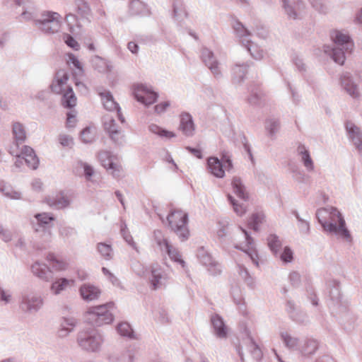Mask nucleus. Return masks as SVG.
Masks as SVG:
<instances>
[{
	"label": "nucleus",
	"mask_w": 362,
	"mask_h": 362,
	"mask_svg": "<svg viewBox=\"0 0 362 362\" xmlns=\"http://www.w3.org/2000/svg\"><path fill=\"white\" fill-rule=\"evenodd\" d=\"M0 191L8 198L11 199H20L21 194L15 191L11 186L5 183H0Z\"/></svg>",
	"instance_id": "obj_47"
},
{
	"label": "nucleus",
	"mask_w": 362,
	"mask_h": 362,
	"mask_svg": "<svg viewBox=\"0 0 362 362\" xmlns=\"http://www.w3.org/2000/svg\"><path fill=\"white\" fill-rule=\"evenodd\" d=\"M134 95L137 101L146 106L154 103L158 97L157 93L143 84H138L134 86Z\"/></svg>",
	"instance_id": "obj_11"
},
{
	"label": "nucleus",
	"mask_w": 362,
	"mask_h": 362,
	"mask_svg": "<svg viewBox=\"0 0 362 362\" xmlns=\"http://www.w3.org/2000/svg\"><path fill=\"white\" fill-rule=\"evenodd\" d=\"M31 271L35 276L45 281H48L52 277V272L49 267L38 261L31 266Z\"/></svg>",
	"instance_id": "obj_27"
},
{
	"label": "nucleus",
	"mask_w": 362,
	"mask_h": 362,
	"mask_svg": "<svg viewBox=\"0 0 362 362\" xmlns=\"http://www.w3.org/2000/svg\"><path fill=\"white\" fill-rule=\"evenodd\" d=\"M98 95L100 96L103 105L107 110L114 111L119 108V104L115 101L112 94L110 93V91H99Z\"/></svg>",
	"instance_id": "obj_32"
},
{
	"label": "nucleus",
	"mask_w": 362,
	"mask_h": 362,
	"mask_svg": "<svg viewBox=\"0 0 362 362\" xmlns=\"http://www.w3.org/2000/svg\"><path fill=\"white\" fill-rule=\"evenodd\" d=\"M281 339L285 346L291 351L299 350V339L292 337L286 332H282L280 334Z\"/></svg>",
	"instance_id": "obj_41"
},
{
	"label": "nucleus",
	"mask_w": 362,
	"mask_h": 362,
	"mask_svg": "<svg viewBox=\"0 0 362 362\" xmlns=\"http://www.w3.org/2000/svg\"><path fill=\"white\" fill-rule=\"evenodd\" d=\"M148 130L160 137L173 138L175 136V134L170 131H168L155 124H151L148 126Z\"/></svg>",
	"instance_id": "obj_49"
},
{
	"label": "nucleus",
	"mask_w": 362,
	"mask_h": 362,
	"mask_svg": "<svg viewBox=\"0 0 362 362\" xmlns=\"http://www.w3.org/2000/svg\"><path fill=\"white\" fill-rule=\"evenodd\" d=\"M262 219L263 216L262 214L258 213L252 214L249 223L250 228L255 231H257L259 228V224L262 223Z\"/></svg>",
	"instance_id": "obj_63"
},
{
	"label": "nucleus",
	"mask_w": 362,
	"mask_h": 362,
	"mask_svg": "<svg viewBox=\"0 0 362 362\" xmlns=\"http://www.w3.org/2000/svg\"><path fill=\"white\" fill-rule=\"evenodd\" d=\"M121 235H122L124 240L131 245L134 250H137V247L136 243L133 240L132 236L129 234L127 226L123 224L121 226L120 229Z\"/></svg>",
	"instance_id": "obj_60"
},
{
	"label": "nucleus",
	"mask_w": 362,
	"mask_h": 362,
	"mask_svg": "<svg viewBox=\"0 0 362 362\" xmlns=\"http://www.w3.org/2000/svg\"><path fill=\"white\" fill-rule=\"evenodd\" d=\"M248 340L249 343L247 345V349H249L252 358L255 360L259 361L263 356L261 349L252 337H249Z\"/></svg>",
	"instance_id": "obj_45"
},
{
	"label": "nucleus",
	"mask_w": 362,
	"mask_h": 362,
	"mask_svg": "<svg viewBox=\"0 0 362 362\" xmlns=\"http://www.w3.org/2000/svg\"><path fill=\"white\" fill-rule=\"evenodd\" d=\"M105 339L96 329H83L78 332L76 342L78 346L88 353H99L102 350Z\"/></svg>",
	"instance_id": "obj_2"
},
{
	"label": "nucleus",
	"mask_w": 362,
	"mask_h": 362,
	"mask_svg": "<svg viewBox=\"0 0 362 362\" xmlns=\"http://www.w3.org/2000/svg\"><path fill=\"white\" fill-rule=\"evenodd\" d=\"M231 185L234 194L243 201L248 200V193L240 177L236 176L233 177L231 181Z\"/></svg>",
	"instance_id": "obj_28"
},
{
	"label": "nucleus",
	"mask_w": 362,
	"mask_h": 362,
	"mask_svg": "<svg viewBox=\"0 0 362 362\" xmlns=\"http://www.w3.org/2000/svg\"><path fill=\"white\" fill-rule=\"evenodd\" d=\"M13 140L17 144H23L26 139V132L23 124L16 122L12 125Z\"/></svg>",
	"instance_id": "obj_37"
},
{
	"label": "nucleus",
	"mask_w": 362,
	"mask_h": 362,
	"mask_svg": "<svg viewBox=\"0 0 362 362\" xmlns=\"http://www.w3.org/2000/svg\"><path fill=\"white\" fill-rule=\"evenodd\" d=\"M168 225L182 241L188 239L189 231L187 228L188 214L182 210L171 211L167 216Z\"/></svg>",
	"instance_id": "obj_6"
},
{
	"label": "nucleus",
	"mask_w": 362,
	"mask_h": 362,
	"mask_svg": "<svg viewBox=\"0 0 362 362\" xmlns=\"http://www.w3.org/2000/svg\"><path fill=\"white\" fill-rule=\"evenodd\" d=\"M278 257L284 263H289L292 262L293 259V253L289 247L286 246L283 251L279 252Z\"/></svg>",
	"instance_id": "obj_59"
},
{
	"label": "nucleus",
	"mask_w": 362,
	"mask_h": 362,
	"mask_svg": "<svg viewBox=\"0 0 362 362\" xmlns=\"http://www.w3.org/2000/svg\"><path fill=\"white\" fill-rule=\"evenodd\" d=\"M76 325V320L73 317H64L61 322V327L58 330V336L61 338L66 337L74 330Z\"/></svg>",
	"instance_id": "obj_36"
},
{
	"label": "nucleus",
	"mask_w": 362,
	"mask_h": 362,
	"mask_svg": "<svg viewBox=\"0 0 362 362\" xmlns=\"http://www.w3.org/2000/svg\"><path fill=\"white\" fill-rule=\"evenodd\" d=\"M152 289L156 290L166 283L168 276L158 264H153L151 267Z\"/></svg>",
	"instance_id": "obj_15"
},
{
	"label": "nucleus",
	"mask_w": 362,
	"mask_h": 362,
	"mask_svg": "<svg viewBox=\"0 0 362 362\" xmlns=\"http://www.w3.org/2000/svg\"><path fill=\"white\" fill-rule=\"evenodd\" d=\"M317 216H319V211L317 212ZM329 216L330 221H322L317 216L323 229L328 233L341 237L346 240H351V234L346 227V223L341 214L337 209L333 208L330 211Z\"/></svg>",
	"instance_id": "obj_3"
},
{
	"label": "nucleus",
	"mask_w": 362,
	"mask_h": 362,
	"mask_svg": "<svg viewBox=\"0 0 362 362\" xmlns=\"http://www.w3.org/2000/svg\"><path fill=\"white\" fill-rule=\"evenodd\" d=\"M79 293L83 300L89 302L97 300L101 291L99 288L92 284H83L79 288Z\"/></svg>",
	"instance_id": "obj_21"
},
{
	"label": "nucleus",
	"mask_w": 362,
	"mask_h": 362,
	"mask_svg": "<svg viewBox=\"0 0 362 362\" xmlns=\"http://www.w3.org/2000/svg\"><path fill=\"white\" fill-rule=\"evenodd\" d=\"M117 332L122 337H126L129 339H134V331L127 322H121L117 327Z\"/></svg>",
	"instance_id": "obj_51"
},
{
	"label": "nucleus",
	"mask_w": 362,
	"mask_h": 362,
	"mask_svg": "<svg viewBox=\"0 0 362 362\" xmlns=\"http://www.w3.org/2000/svg\"><path fill=\"white\" fill-rule=\"evenodd\" d=\"M44 305V299L37 293H25L21 295L19 301L20 309L28 314L37 313Z\"/></svg>",
	"instance_id": "obj_8"
},
{
	"label": "nucleus",
	"mask_w": 362,
	"mask_h": 362,
	"mask_svg": "<svg viewBox=\"0 0 362 362\" xmlns=\"http://www.w3.org/2000/svg\"><path fill=\"white\" fill-rule=\"evenodd\" d=\"M98 159L105 168L112 170L111 173L115 178H119L121 177L122 168L120 165H118L112 161L110 152H100L98 153Z\"/></svg>",
	"instance_id": "obj_17"
},
{
	"label": "nucleus",
	"mask_w": 362,
	"mask_h": 362,
	"mask_svg": "<svg viewBox=\"0 0 362 362\" xmlns=\"http://www.w3.org/2000/svg\"><path fill=\"white\" fill-rule=\"evenodd\" d=\"M103 126L105 132L109 134L111 132H115L119 129L115 120L109 115H105L103 117Z\"/></svg>",
	"instance_id": "obj_53"
},
{
	"label": "nucleus",
	"mask_w": 362,
	"mask_h": 362,
	"mask_svg": "<svg viewBox=\"0 0 362 362\" xmlns=\"http://www.w3.org/2000/svg\"><path fill=\"white\" fill-rule=\"evenodd\" d=\"M21 154L23 156V158L27 165L35 170L39 165V159L35 154V151L28 146H23L21 149Z\"/></svg>",
	"instance_id": "obj_23"
},
{
	"label": "nucleus",
	"mask_w": 362,
	"mask_h": 362,
	"mask_svg": "<svg viewBox=\"0 0 362 362\" xmlns=\"http://www.w3.org/2000/svg\"><path fill=\"white\" fill-rule=\"evenodd\" d=\"M344 127L349 140L358 152L362 153V132L361 129L351 121H346Z\"/></svg>",
	"instance_id": "obj_13"
},
{
	"label": "nucleus",
	"mask_w": 362,
	"mask_h": 362,
	"mask_svg": "<svg viewBox=\"0 0 362 362\" xmlns=\"http://www.w3.org/2000/svg\"><path fill=\"white\" fill-rule=\"evenodd\" d=\"M210 321L216 337L220 339H226L228 336V328L223 317L215 313L211 315Z\"/></svg>",
	"instance_id": "obj_18"
},
{
	"label": "nucleus",
	"mask_w": 362,
	"mask_h": 362,
	"mask_svg": "<svg viewBox=\"0 0 362 362\" xmlns=\"http://www.w3.org/2000/svg\"><path fill=\"white\" fill-rule=\"evenodd\" d=\"M180 129L186 136L190 137L194 134L195 125L192 116L187 112H183L180 115Z\"/></svg>",
	"instance_id": "obj_20"
},
{
	"label": "nucleus",
	"mask_w": 362,
	"mask_h": 362,
	"mask_svg": "<svg viewBox=\"0 0 362 362\" xmlns=\"http://www.w3.org/2000/svg\"><path fill=\"white\" fill-rule=\"evenodd\" d=\"M227 198L230 204L233 206V211L238 216H241L245 213V208L242 204H239L238 201H236L232 195L228 194Z\"/></svg>",
	"instance_id": "obj_57"
},
{
	"label": "nucleus",
	"mask_w": 362,
	"mask_h": 362,
	"mask_svg": "<svg viewBox=\"0 0 362 362\" xmlns=\"http://www.w3.org/2000/svg\"><path fill=\"white\" fill-rule=\"evenodd\" d=\"M206 268L209 274L214 276H218L222 272V267L221 264L216 260H214L211 264L207 265Z\"/></svg>",
	"instance_id": "obj_61"
},
{
	"label": "nucleus",
	"mask_w": 362,
	"mask_h": 362,
	"mask_svg": "<svg viewBox=\"0 0 362 362\" xmlns=\"http://www.w3.org/2000/svg\"><path fill=\"white\" fill-rule=\"evenodd\" d=\"M62 104L66 107L71 109L76 105V97L71 86H66V89L63 91Z\"/></svg>",
	"instance_id": "obj_34"
},
{
	"label": "nucleus",
	"mask_w": 362,
	"mask_h": 362,
	"mask_svg": "<svg viewBox=\"0 0 362 362\" xmlns=\"http://www.w3.org/2000/svg\"><path fill=\"white\" fill-rule=\"evenodd\" d=\"M108 136L112 142L117 146H122L124 143V135L120 129L111 132Z\"/></svg>",
	"instance_id": "obj_56"
},
{
	"label": "nucleus",
	"mask_w": 362,
	"mask_h": 362,
	"mask_svg": "<svg viewBox=\"0 0 362 362\" xmlns=\"http://www.w3.org/2000/svg\"><path fill=\"white\" fill-rule=\"evenodd\" d=\"M298 155L300 157V160L303 163L305 169L308 171H313L315 168L314 162L310 156L309 151L306 147L300 144L297 148Z\"/></svg>",
	"instance_id": "obj_26"
},
{
	"label": "nucleus",
	"mask_w": 362,
	"mask_h": 362,
	"mask_svg": "<svg viewBox=\"0 0 362 362\" xmlns=\"http://www.w3.org/2000/svg\"><path fill=\"white\" fill-rule=\"evenodd\" d=\"M75 9L81 18L90 22L89 17L91 16V9L88 4L84 0H75Z\"/></svg>",
	"instance_id": "obj_38"
},
{
	"label": "nucleus",
	"mask_w": 362,
	"mask_h": 362,
	"mask_svg": "<svg viewBox=\"0 0 362 362\" xmlns=\"http://www.w3.org/2000/svg\"><path fill=\"white\" fill-rule=\"evenodd\" d=\"M201 59L204 64L210 69L214 77L217 79L222 78V73L219 67V62L216 59L214 52L206 47L201 50Z\"/></svg>",
	"instance_id": "obj_12"
},
{
	"label": "nucleus",
	"mask_w": 362,
	"mask_h": 362,
	"mask_svg": "<svg viewBox=\"0 0 362 362\" xmlns=\"http://www.w3.org/2000/svg\"><path fill=\"white\" fill-rule=\"evenodd\" d=\"M114 303L90 308L86 313V320L93 326L100 327L110 324L113 321V315L110 309L113 308Z\"/></svg>",
	"instance_id": "obj_5"
},
{
	"label": "nucleus",
	"mask_w": 362,
	"mask_h": 362,
	"mask_svg": "<svg viewBox=\"0 0 362 362\" xmlns=\"http://www.w3.org/2000/svg\"><path fill=\"white\" fill-rule=\"evenodd\" d=\"M80 137L83 143L88 144L93 141L94 139V135L91 129L87 127L81 131Z\"/></svg>",
	"instance_id": "obj_64"
},
{
	"label": "nucleus",
	"mask_w": 362,
	"mask_h": 362,
	"mask_svg": "<svg viewBox=\"0 0 362 362\" xmlns=\"http://www.w3.org/2000/svg\"><path fill=\"white\" fill-rule=\"evenodd\" d=\"M241 43L254 59H260L263 57V50L259 49L256 44L252 42L250 37L241 40Z\"/></svg>",
	"instance_id": "obj_35"
},
{
	"label": "nucleus",
	"mask_w": 362,
	"mask_h": 362,
	"mask_svg": "<svg viewBox=\"0 0 362 362\" xmlns=\"http://www.w3.org/2000/svg\"><path fill=\"white\" fill-rule=\"evenodd\" d=\"M207 165L210 172L215 177L222 178L225 175L223 163L216 157H211L208 159Z\"/></svg>",
	"instance_id": "obj_29"
},
{
	"label": "nucleus",
	"mask_w": 362,
	"mask_h": 362,
	"mask_svg": "<svg viewBox=\"0 0 362 362\" xmlns=\"http://www.w3.org/2000/svg\"><path fill=\"white\" fill-rule=\"evenodd\" d=\"M153 238L157 243V245L160 247V248L163 250L168 244V241L163 237V233L160 230H155L153 231Z\"/></svg>",
	"instance_id": "obj_58"
},
{
	"label": "nucleus",
	"mask_w": 362,
	"mask_h": 362,
	"mask_svg": "<svg viewBox=\"0 0 362 362\" xmlns=\"http://www.w3.org/2000/svg\"><path fill=\"white\" fill-rule=\"evenodd\" d=\"M333 40L332 46L325 45V53L330 55L332 59L337 64L342 65L345 61V54L351 52L354 47V42L349 35L339 30H334L331 34Z\"/></svg>",
	"instance_id": "obj_1"
},
{
	"label": "nucleus",
	"mask_w": 362,
	"mask_h": 362,
	"mask_svg": "<svg viewBox=\"0 0 362 362\" xmlns=\"http://www.w3.org/2000/svg\"><path fill=\"white\" fill-rule=\"evenodd\" d=\"M90 63L93 68L99 73H109L111 72L113 69L110 61L98 55H95L91 58Z\"/></svg>",
	"instance_id": "obj_22"
},
{
	"label": "nucleus",
	"mask_w": 362,
	"mask_h": 362,
	"mask_svg": "<svg viewBox=\"0 0 362 362\" xmlns=\"http://www.w3.org/2000/svg\"><path fill=\"white\" fill-rule=\"evenodd\" d=\"M69 284V280L66 278H61L54 281L50 287L51 291L55 295L59 294Z\"/></svg>",
	"instance_id": "obj_48"
},
{
	"label": "nucleus",
	"mask_w": 362,
	"mask_h": 362,
	"mask_svg": "<svg viewBox=\"0 0 362 362\" xmlns=\"http://www.w3.org/2000/svg\"><path fill=\"white\" fill-rule=\"evenodd\" d=\"M65 21L67 23L69 30L71 33L76 34L79 33L81 25L78 17L75 14L71 13L66 14L65 16Z\"/></svg>",
	"instance_id": "obj_43"
},
{
	"label": "nucleus",
	"mask_w": 362,
	"mask_h": 362,
	"mask_svg": "<svg viewBox=\"0 0 362 362\" xmlns=\"http://www.w3.org/2000/svg\"><path fill=\"white\" fill-rule=\"evenodd\" d=\"M97 251L105 260H111L113 258V251L111 245L105 243H99L97 244Z\"/></svg>",
	"instance_id": "obj_44"
},
{
	"label": "nucleus",
	"mask_w": 362,
	"mask_h": 362,
	"mask_svg": "<svg viewBox=\"0 0 362 362\" xmlns=\"http://www.w3.org/2000/svg\"><path fill=\"white\" fill-rule=\"evenodd\" d=\"M265 129L267 130L269 136L274 139L276 133L280 129L279 119L275 117H269L265 121Z\"/></svg>",
	"instance_id": "obj_42"
},
{
	"label": "nucleus",
	"mask_w": 362,
	"mask_h": 362,
	"mask_svg": "<svg viewBox=\"0 0 362 362\" xmlns=\"http://www.w3.org/2000/svg\"><path fill=\"white\" fill-rule=\"evenodd\" d=\"M45 203L54 209H63L70 204L69 199L60 192L45 198Z\"/></svg>",
	"instance_id": "obj_19"
},
{
	"label": "nucleus",
	"mask_w": 362,
	"mask_h": 362,
	"mask_svg": "<svg viewBox=\"0 0 362 362\" xmlns=\"http://www.w3.org/2000/svg\"><path fill=\"white\" fill-rule=\"evenodd\" d=\"M61 16L53 11H45L40 19L34 20V23L45 33H57L60 28Z\"/></svg>",
	"instance_id": "obj_7"
},
{
	"label": "nucleus",
	"mask_w": 362,
	"mask_h": 362,
	"mask_svg": "<svg viewBox=\"0 0 362 362\" xmlns=\"http://www.w3.org/2000/svg\"><path fill=\"white\" fill-rule=\"evenodd\" d=\"M290 318L298 324L305 325L308 322L307 314L301 310H297L295 313L292 314Z\"/></svg>",
	"instance_id": "obj_55"
},
{
	"label": "nucleus",
	"mask_w": 362,
	"mask_h": 362,
	"mask_svg": "<svg viewBox=\"0 0 362 362\" xmlns=\"http://www.w3.org/2000/svg\"><path fill=\"white\" fill-rule=\"evenodd\" d=\"M37 221V226L35 228V233H42L43 241L49 242L51 239V223L54 220V216L50 213H40L35 215Z\"/></svg>",
	"instance_id": "obj_10"
},
{
	"label": "nucleus",
	"mask_w": 362,
	"mask_h": 362,
	"mask_svg": "<svg viewBox=\"0 0 362 362\" xmlns=\"http://www.w3.org/2000/svg\"><path fill=\"white\" fill-rule=\"evenodd\" d=\"M164 249L172 260L180 263L182 267L185 266V262L181 259V255L177 250L174 248L170 244H168Z\"/></svg>",
	"instance_id": "obj_50"
},
{
	"label": "nucleus",
	"mask_w": 362,
	"mask_h": 362,
	"mask_svg": "<svg viewBox=\"0 0 362 362\" xmlns=\"http://www.w3.org/2000/svg\"><path fill=\"white\" fill-rule=\"evenodd\" d=\"M328 289L327 305L332 314L339 315L346 313L349 308V302L343 298L341 293L340 283L335 279L327 283Z\"/></svg>",
	"instance_id": "obj_4"
},
{
	"label": "nucleus",
	"mask_w": 362,
	"mask_h": 362,
	"mask_svg": "<svg viewBox=\"0 0 362 362\" xmlns=\"http://www.w3.org/2000/svg\"><path fill=\"white\" fill-rule=\"evenodd\" d=\"M250 96L247 98L248 103L252 105H259L261 103L262 93L257 84L251 85L248 88Z\"/></svg>",
	"instance_id": "obj_40"
},
{
	"label": "nucleus",
	"mask_w": 362,
	"mask_h": 362,
	"mask_svg": "<svg viewBox=\"0 0 362 362\" xmlns=\"http://www.w3.org/2000/svg\"><path fill=\"white\" fill-rule=\"evenodd\" d=\"M281 7L287 18L290 20H301L306 10L303 0H281Z\"/></svg>",
	"instance_id": "obj_9"
},
{
	"label": "nucleus",
	"mask_w": 362,
	"mask_h": 362,
	"mask_svg": "<svg viewBox=\"0 0 362 362\" xmlns=\"http://www.w3.org/2000/svg\"><path fill=\"white\" fill-rule=\"evenodd\" d=\"M318 347L319 343L317 340L307 339L303 344L300 346L298 351L302 357L307 358L315 354Z\"/></svg>",
	"instance_id": "obj_24"
},
{
	"label": "nucleus",
	"mask_w": 362,
	"mask_h": 362,
	"mask_svg": "<svg viewBox=\"0 0 362 362\" xmlns=\"http://www.w3.org/2000/svg\"><path fill=\"white\" fill-rule=\"evenodd\" d=\"M69 76L68 73L63 70H58L54 76L52 83L50 85L51 90L56 94H61L66 89L67 82Z\"/></svg>",
	"instance_id": "obj_16"
},
{
	"label": "nucleus",
	"mask_w": 362,
	"mask_h": 362,
	"mask_svg": "<svg viewBox=\"0 0 362 362\" xmlns=\"http://www.w3.org/2000/svg\"><path fill=\"white\" fill-rule=\"evenodd\" d=\"M233 28L237 35L240 37V40L247 39L250 36V32L244 27L240 21H235L233 24Z\"/></svg>",
	"instance_id": "obj_54"
},
{
	"label": "nucleus",
	"mask_w": 362,
	"mask_h": 362,
	"mask_svg": "<svg viewBox=\"0 0 362 362\" xmlns=\"http://www.w3.org/2000/svg\"><path fill=\"white\" fill-rule=\"evenodd\" d=\"M232 296L233 298V301L235 303V305H238L239 310L243 313L245 314L246 310H245V304L244 298H243L240 291L238 289H234L232 291Z\"/></svg>",
	"instance_id": "obj_52"
},
{
	"label": "nucleus",
	"mask_w": 362,
	"mask_h": 362,
	"mask_svg": "<svg viewBox=\"0 0 362 362\" xmlns=\"http://www.w3.org/2000/svg\"><path fill=\"white\" fill-rule=\"evenodd\" d=\"M129 12L132 16H147L149 10L147 6L140 0H132L129 3Z\"/></svg>",
	"instance_id": "obj_33"
},
{
	"label": "nucleus",
	"mask_w": 362,
	"mask_h": 362,
	"mask_svg": "<svg viewBox=\"0 0 362 362\" xmlns=\"http://www.w3.org/2000/svg\"><path fill=\"white\" fill-rule=\"evenodd\" d=\"M252 63H236L231 68V83L235 86H241L246 78L248 69Z\"/></svg>",
	"instance_id": "obj_14"
},
{
	"label": "nucleus",
	"mask_w": 362,
	"mask_h": 362,
	"mask_svg": "<svg viewBox=\"0 0 362 362\" xmlns=\"http://www.w3.org/2000/svg\"><path fill=\"white\" fill-rule=\"evenodd\" d=\"M238 273L244 281L247 287L252 290L255 289L257 286L256 279L251 275L247 269L243 264H238Z\"/></svg>",
	"instance_id": "obj_30"
},
{
	"label": "nucleus",
	"mask_w": 362,
	"mask_h": 362,
	"mask_svg": "<svg viewBox=\"0 0 362 362\" xmlns=\"http://www.w3.org/2000/svg\"><path fill=\"white\" fill-rule=\"evenodd\" d=\"M267 245L275 257H278L281 248L282 241L276 234H270L267 238Z\"/></svg>",
	"instance_id": "obj_39"
},
{
	"label": "nucleus",
	"mask_w": 362,
	"mask_h": 362,
	"mask_svg": "<svg viewBox=\"0 0 362 362\" xmlns=\"http://www.w3.org/2000/svg\"><path fill=\"white\" fill-rule=\"evenodd\" d=\"M48 259L51 262L52 267L55 270H64L67 267V264L65 262L58 260L52 254L49 255Z\"/></svg>",
	"instance_id": "obj_62"
},
{
	"label": "nucleus",
	"mask_w": 362,
	"mask_h": 362,
	"mask_svg": "<svg viewBox=\"0 0 362 362\" xmlns=\"http://www.w3.org/2000/svg\"><path fill=\"white\" fill-rule=\"evenodd\" d=\"M341 87L351 96L356 98L358 96V88L356 84L353 81L351 75L348 73L343 74L341 77Z\"/></svg>",
	"instance_id": "obj_25"
},
{
	"label": "nucleus",
	"mask_w": 362,
	"mask_h": 362,
	"mask_svg": "<svg viewBox=\"0 0 362 362\" xmlns=\"http://www.w3.org/2000/svg\"><path fill=\"white\" fill-rule=\"evenodd\" d=\"M240 229L242 230V232L245 235V241L247 243V245L248 247V250L246 251L243 249H241L242 250L245 251L247 255L250 257L252 262L256 265H259L258 262V255L257 251L253 248L254 245V240L253 238L250 235V234L247 233V231L243 228H240Z\"/></svg>",
	"instance_id": "obj_31"
},
{
	"label": "nucleus",
	"mask_w": 362,
	"mask_h": 362,
	"mask_svg": "<svg viewBox=\"0 0 362 362\" xmlns=\"http://www.w3.org/2000/svg\"><path fill=\"white\" fill-rule=\"evenodd\" d=\"M197 257L199 262L205 267L211 264L214 260L211 255L206 251L204 247L198 248L197 252Z\"/></svg>",
	"instance_id": "obj_46"
}]
</instances>
